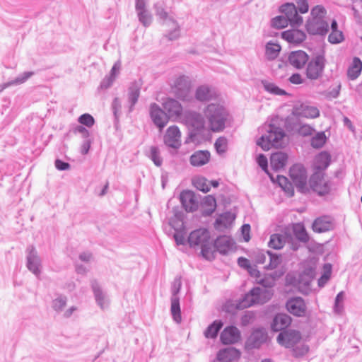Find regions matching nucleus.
Segmentation results:
<instances>
[{"label": "nucleus", "mask_w": 362, "mask_h": 362, "mask_svg": "<svg viewBox=\"0 0 362 362\" xmlns=\"http://www.w3.org/2000/svg\"><path fill=\"white\" fill-rule=\"evenodd\" d=\"M276 340L281 346L292 349L295 357L303 356L309 351V347L303 341L300 332L295 329L281 332Z\"/></svg>", "instance_id": "f257e3e1"}, {"label": "nucleus", "mask_w": 362, "mask_h": 362, "mask_svg": "<svg viewBox=\"0 0 362 362\" xmlns=\"http://www.w3.org/2000/svg\"><path fill=\"white\" fill-rule=\"evenodd\" d=\"M262 131H264V133L257 140V144L264 151L269 150L272 146L276 148L281 147L285 136V132L283 129L276 126L274 124H269L262 127Z\"/></svg>", "instance_id": "f03ea898"}, {"label": "nucleus", "mask_w": 362, "mask_h": 362, "mask_svg": "<svg viewBox=\"0 0 362 362\" xmlns=\"http://www.w3.org/2000/svg\"><path fill=\"white\" fill-rule=\"evenodd\" d=\"M325 14L326 11L322 6L317 5L312 8L310 16L305 25L310 34L324 35L327 33L329 25L325 20Z\"/></svg>", "instance_id": "7ed1b4c3"}, {"label": "nucleus", "mask_w": 362, "mask_h": 362, "mask_svg": "<svg viewBox=\"0 0 362 362\" xmlns=\"http://www.w3.org/2000/svg\"><path fill=\"white\" fill-rule=\"evenodd\" d=\"M272 296V293L271 291L255 287L238 301L235 305V308L238 310H243L255 304H263L267 302Z\"/></svg>", "instance_id": "20e7f679"}, {"label": "nucleus", "mask_w": 362, "mask_h": 362, "mask_svg": "<svg viewBox=\"0 0 362 362\" xmlns=\"http://www.w3.org/2000/svg\"><path fill=\"white\" fill-rule=\"evenodd\" d=\"M210 235L206 229H197L192 231L188 237V243L191 247H200L202 254L206 259H212L215 257L214 252L208 247Z\"/></svg>", "instance_id": "39448f33"}, {"label": "nucleus", "mask_w": 362, "mask_h": 362, "mask_svg": "<svg viewBox=\"0 0 362 362\" xmlns=\"http://www.w3.org/2000/svg\"><path fill=\"white\" fill-rule=\"evenodd\" d=\"M223 112V107L217 104H211L206 108V114L209 119L211 128L214 132H218L224 128V120L221 117Z\"/></svg>", "instance_id": "423d86ee"}, {"label": "nucleus", "mask_w": 362, "mask_h": 362, "mask_svg": "<svg viewBox=\"0 0 362 362\" xmlns=\"http://www.w3.org/2000/svg\"><path fill=\"white\" fill-rule=\"evenodd\" d=\"M325 59L322 54L315 56L308 62L306 69V76L312 80L317 79L323 73Z\"/></svg>", "instance_id": "0eeeda50"}, {"label": "nucleus", "mask_w": 362, "mask_h": 362, "mask_svg": "<svg viewBox=\"0 0 362 362\" xmlns=\"http://www.w3.org/2000/svg\"><path fill=\"white\" fill-rule=\"evenodd\" d=\"M292 114L296 117L315 119L320 117V112L316 106L302 103L293 108Z\"/></svg>", "instance_id": "6e6552de"}, {"label": "nucleus", "mask_w": 362, "mask_h": 362, "mask_svg": "<svg viewBox=\"0 0 362 362\" xmlns=\"http://www.w3.org/2000/svg\"><path fill=\"white\" fill-rule=\"evenodd\" d=\"M280 11L289 20L292 26H299L303 22V17L298 14L296 6L293 3L283 4L280 7Z\"/></svg>", "instance_id": "1a4fd4ad"}, {"label": "nucleus", "mask_w": 362, "mask_h": 362, "mask_svg": "<svg viewBox=\"0 0 362 362\" xmlns=\"http://www.w3.org/2000/svg\"><path fill=\"white\" fill-rule=\"evenodd\" d=\"M290 177L295 185L298 188H303L307 182L305 168L300 164L293 165L289 170Z\"/></svg>", "instance_id": "9d476101"}, {"label": "nucleus", "mask_w": 362, "mask_h": 362, "mask_svg": "<svg viewBox=\"0 0 362 362\" xmlns=\"http://www.w3.org/2000/svg\"><path fill=\"white\" fill-rule=\"evenodd\" d=\"M164 143L169 147L178 148L181 146V132L176 126L169 127L164 136Z\"/></svg>", "instance_id": "9b49d317"}, {"label": "nucleus", "mask_w": 362, "mask_h": 362, "mask_svg": "<svg viewBox=\"0 0 362 362\" xmlns=\"http://www.w3.org/2000/svg\"><path fill=\"white\" fill-rule=\"evenodd\" d=\"M286 308L290 313L298 317L304 316L306 313V305L300 297H294L288 300Z\"/></svg>", "instance_id": "f8f14e48"}, {"label": "nucleus", "mask_w": 362, "mask_h": 362, "mask_svg": "<svg viewBox=\"0 0 362 362\" xmlns=\"http://www.w3.org/2000/svg\"><path fill=\"white\" fill-rule=\"evenodd\" d=\"M150 114L154 124L160 129V130H162L168 123V118L165 113L158 105L152 104L151 105Z\"/></svg>", "instance_id": "ddd939ff"}, {"label": "nucleus", "mask_w": 362, "mask_h": 362, "mask_svg": "<svg viewBox=\"0 0 362 362\" xmlns=\"http://www.w3.org/2000/svg\"><path fill=\"white\" fill-rule=\"evenodd\" d=\"M281 37L290 44L298 45L305 40L306 35L302 30L292 29L282 32Z\"/></svg>", "instance_id": "4468645a"}, {"label": "nucleus", "mask_w": 362, "mask_h": 362, "mask_svg": "<svg viewBox=\"0 0 362 362\" xmlns=\"http://www.w3.org/2000/svg\"><path fill=\"white\" fill-rule=\"evenodd\" d=\"M313 230L316 233H325L332 230L334 227L332 218L327 216L316 218L313 223Z\"/></svg>", "instance_id": "2eb2a0df"}, {"label": "nucleus", "mask_w": 362, "mask_h": 362, "mask_svg": "<svg viewBox=\"0 0 362 362\" xmlns=\"http://www.w3.org/2000/svg\"><path fill=\"white\" fill-rule=\"evenodd\" d=\"M310 185L313 190L320 195L327 194L330 189L329 184L320 175H314L311 177Z\"/></svg>", "instance_id": "dca6fc26"}, {"label": "nucleus", "mask_w": 362, "mask_h": 362, "mask_svg": "<svg viewBox=\"0 0 362 362\" xmlns=\"http://www.w3.org/2000/svg\"><path fill=\"white\" fill-rule=\"evenodd\" d=\"M211 154L208 151H197L189 158V163L194 167H202L210 161Z\"/></svg>", "instance_id": "f3484780"}, {"label": "nucleus", "mask_w": 362, "mask_h": 362, "mask_svg": "<svg viewBox=\"0 0 362 362\" xmlns=\"http://www.w3.org/2000/svg\"><path fill=\"white\" fill-rule=\"evenodd\" d=\"M180 202L187 211H193L197 208V203L194 194L190 190L181 192L180 195Z\"/></svg>", "instance_id": "a211bd4d"}, {"label": "nucleus", "mask_w": 362, "mask_h": 362, "mask_svg": "<svg viewBox=\"0 0 362 362\" xmlns=\"http://www.w3.org/2000/svg\"><path fill=\"white\" fill-rule=\"evenodd\" d=\"M267 340V332L264 328L255 329L248 339L250 344L253 348H259Z\"/></svg>", "instance_id": "6ab92c4d"}, {"label": "nucleus", "mask_w": 362, "mask_h": 362, "mask_svg": "<svg viewBox=\"0 0 362 362\" xmlns=\"http://www.w3.org/2000/svg\"><path fill=\"white\" fill-rule=\"evenodd\" d=\"M192 184L194 187L203 192H208L211 187H217L219 185L217 180L209 181L202 176L194 177L192 180Z\"/></svg>", "instance_id": "aec40b11"}, {"label": "nucleus", "mask_w": 362, "mask_h": 362, "mask_svg": "<svg viewBox=\"0 0 362 362\" xmlns=\"http://www.w3.org/2000/svg\"><path fill=\"white\" fill-rule=\"evenodd\" d=\"M308 60V54L302 50L292 52L288 57L291 65L296 69H301Z\"/></svg>", "instance_id": "412c9836"}, {"label": "nucleus", "mask_w": 362, "mask_h": 362, "mask_svg": "<svg viewBox=\"0 0 362 362\" xmlns=\"http://www.w3.org/2000/svg\"><path fill=\"white\" fill-rule=\"evenodd\" d=\"M288 156L283 152H276L270 157V165L274 170H279L284 168L287 163Z\"/></svg>", "instance_id": "4be33fe9"}, {"label": "nucleus", "mask_w": 362, "mask_h": 362, "mask_svg": "<svg viewBox=\"0 0 362 362\" xmlns=\"http://www.w3.org/2000/svg\"><path fill=\"white\" fill-rule=\"evenodd\" d=\"M189 83L185 77L178 78L173 84L175 93L180 98H184L189 90Z\"/></svg>", "instance_id": "5701e85b"}, {"label": "nucleus", "mask_w": 362, "mask_h": 362, "mask_svg": "<svg viewBox=\"0 0 362 362\" xmlns=\"http://www.w3.org/2000/svg\"><path fill=\"white\" fill-rule=\"evenodd\" d=\"M291 322V318L286 314L276 315L272 322V328L274 331L278 332L286 328Z\"/></svg>", "instance_id": "b1692460"}, {"label": "nucleus", "mask_w": 362, "mask_h": 362, "mask_svg": "<svg viewBox=\"0 0 362 362\" xmlns=\"http://www.w3.org/2000/svg\"><path fill=\"white\" fill-rule=\"evenodd\" d=\"M164 108L168 112L170 117H179L182 112L181 105L173 99H168L164 103Z\"/></svg>", "instance_id": "393cba45"}, {"label": "nucleus", "mask_w": 362, "mask_h": 362, "mask_svg": "<svg viewBox=\"0 0 362 362\" xmlns=\"http://www.w3.org/2000/svg\"><path fill=\"white\" fill-rule=\"evenodd\" d=\"M330 163V155L325 151L317 154L315 158V168L321 170L326 169Z\"/></svg>", "instance_id": "a878e982"}, {"label": "nucleus", "mask_w": 362, "mask_h": 362, "mask_svg": "<svg viewBox=\"0 0 362 362\" xmlns=\"http://www.w3.org/2000/svg\"><path fill=\"white\" fill-rule=\"evenodd\" d=\"M338 25L335 20L332 21L331 24L332 32L328 37V40L332 44H338L343 41L344 35L341 31L339 30Z\"/></svg>", "instance_id": "bb28decb"}, {"label": "nucleus", "mask_w": 362, "mask_h": 362, "mask_svg": "<svg viewBox=\"0 0 362 362\" xmlns=\"http://www.w3.org/2000/svg\"><path fill=\"white\" fill-rule=\"evenodd\" d=\"M362 70V62L358 57H354L351 66L348 69V76L350 79H356Z\"/></svg>", "instance_id": "cd10ccee"}, {"label": "nucleus", "mask_w": 362, "mask_h": 362, "mask_svg": "<svg viewBox=\"0 0 362 362\" xmlns=\"http://www.w3.org/2000/svg\"><path fill=\"white\" fill-rule=\"evenodd\" d=\"M311 281V275L304 273L298 276V279L296 280L294 284L298 287L300 291L304 292L309 288Z\"/></svg>", "instance_id": "c85d7f7f"}, {"label": "nucleus", "mask_w": 362, "mask_h": 362, "mask_svg": "<svg viewBox=\"0 0 362 362\" xmlns=\"http://www.w3.org/2000/svg\"><path fill=\"white\" fill-rule=\"evenodd\" d=\"M281 51V46L276 42L272 41L266 45L265 54L268 59L273 60L276 59Z\"/></svg>", "instance_id": "c756f323"}, {"label": "nucleus", "mask_w": 362, "mask_h": 362, "mask_svg": "<svg viewBox=\"0 0 362 362\" xmlns=\"http://www.w3.org/2000/svg\"><path fill=\"white\" fill-rule=\"evenodd\" d=\"M286 243V237L284 235L272 234L269 241V246L275 250L281 249Z\"/></svg>", "instance_id": "7c9ffc66"}, {"label": "nucleus", "mask_w": 362, "mask_h": 362, "mask_svg": "<svg viewBox=\"0 0 362 362\" xmlns=\"http://www.w3.org/2000/svg\"><path fill=\"white\" fill-rule=\"evenodd\" d=\"M223 324L220 320H215L211 325H210L204 332V336L206 338L214 339L216 337L218 332L223 327Z\"/></svg>", "instance_id": "2f4dec72"}, {"label": "nucleus", "mask_w": 362, "mask_h": 362, "mask_svg": "<svg viewBox=\"0 0 362 362\" xmlns=\"http://www.w3.org/2000/svg\"><path fill=\"white\" fill-rule=\"evenodd\" d=\"M216 207V201L211 195L206 196L202 202V208L204 214L206 215L211 214Z\"/></svg>", "instance_id": "473e14b6"}, {"label": "nucleus", "mask_w": 362, "mask_h": 362, "mask_svg": "<svg viewBox=\"0 0 362 362\" xmlns=\"http://www.w3.org/2000/svg\"><path fill=\"white\" fill-rule=\"evenodd\" d=\"M276 182L278 185L282 188V189L287 193L290 197H292L294 194L293 187L292 184L288 181V178L283 175H278L276 177Z\"/></svg>", "instance_id": "72a5a7b5"}, {"label": "nucleus", "mask_w": 362, "mask_h": 362, "mask_svg": "<svg viewBox=\"0 0 362 362\" xmlns=\"http://www.w3.org/2000/svg\"><path fill=\"white\" fill-rule=\"evenodd\" d=\"M262 85L266 91L271 94L276 95H284L286 94V92L279 88L276 84L268 81H262Z\"/></svg>", "instance_id": "f704fd0d"}, {"label": "nucleus", "mask_w": 362, "mask_h": 362, "mask_svg": "<svg viewBox=\"0 0 362 362\" xmlns=\"http://www.w3.org/2000/svg\"><path fill=\"white\" fill-rule=\"evenodd\" d=\"M240 338V332L236 327L228 326V344L237 343Z\"/></svg>", "instance_id": "c9c22d12"}, {"label": "nucleus", "mask_w": 362, "mask_h": 362, "mask_svg": "<svg viewBox=\"0 0 362 362\" xmlns=\"http://www.w3.org/2000/svg\"><path fill=\"white\" fill-rule=\"evenodd\" d=\"M293 233L298 240L301 242L306 243L309 238L306 230L303 225L297 224L293 227Z\"/></svg>", "instance_id": "e433bc0d"}, {"label": "nucleus", "mask_w": 362, "mask_h": 362, "mask_svg": "<svg viewBox=\"0 0 362 362\" xmlns=\"http://www.w3.org/2000/svg\"><path fill=\"white\" fill-rule=\"evenodd\" d=\"M326 136L325 132H317L311 139V146L315 148H322L326 142Z\"/></svg>", "instance_id": "4c0bfd02"}, {"label": "nucleus", "mask_w": 362, "mask_h": 362, "mask_svg": "<svg viewBox=\"0 0 362 362\" xmlns=\"http://www.w3.org/2000/svg\"><path fill=\"white\" fill-rule=\"evenodd\" d=\"M276 279V274H266L263 277L261 276L259 279H256V281L264 288H271L274 285Z\"/></svg>", "instance_id": "58836bf2"}, {"label": "nucleus", "mask_w": 362, "mask_h": 362, "mask_svg": "<svg viewBox=\"0 0 362 362\" xmlns=\"http://www.w3.org/2000/svg\"><path fill=\"white\" fill-rule=\"evenodd\" d=\"M28 267L33 273L38 275L40 272V259L38 257L35 255L30 256L28 259Z\"/></svg>", "instance_id": "ea45409f"}, {"label": "nucleus", "mask_w": 362, "mask_h": 362, "mask_svg": "<svg viewBox=\"0 0 362 362\" xmlns=\"http://www.w3.org/2000/svg\"><path fill=\"white\" fill-rule=\"evenodd\" d=\"M288 23L289 20L283 16H276L271 21V25L277 29L284 28L288 25Z\"/></svg>", "instance_id": "a19ab883"}, {"label": "nucleus", "mask_w": 362, "mask_h": 362, "mask_svg": "<svg viewBox=\"0 0 362 362\" xmlns=\"http://www.w3.org/2000/svg\"><path fill=\"white\" fill-rule=\"evenodd\" d=\"M171 313L174 320L177 322L181 321L180 302L177 298H174L171 301Z\"/></svg>", "instance_id": "79ce46f5"}, {"label": "nucleus", "mask_w": 362, "mask_h": 362, "mask_svg": "<svg viewBox=\"0 0 362 362\" xmlns=\"http://www.w3.org/2000/svg\"><path fill=\"white\" fill-rule=\"evenodd\" d=\"M344 293L339 292L336 298L334 305V312L337 314H341L344 311Z\"/></svg>", "instance_id": "37998d69"}, {"label": "nucleus", "mask_w": 362, "mask_h": 362, "mask_svg": "<svg viewBox=\"0 0 362 362\" xmlns=\"http://www.w3.org/2000/svg\"><path fill=\"white\" fill-rule=\"evenodd\" d=\"M196 96L199 100H207L211 97V90L206 86H201L197 89Z\"/></svg>", "instance_id": "c03bdc74"}, {"label": "nucleus", "mask_w": 362, "mask_h": 362, "mask_svg": "<svg viewBox=\"0 0 362 362\" xmlns=\"http://www.w3.org/2000/svg\"><path fill=\"white\" fill-rule=\"evenodd\" d=\"M267 255L269 259V264L266 267L267 269H274L281 263V259L277 255L273 254L269 251H267Z\"/></svg>", "instance_id": "a18cd8bd"}, {"label": "nucleus", "mask_w": 362, "mask_h": 362, "mask_svg": "<svg viewBox=\"0 0 362 362\" xmlns=\"http://www.w3.org/2000/svg\"><path fill=\"white\" fill-rule=\"evenodd\" d=\"M214 248L219 253L225 254L226 252V237L224 235L218 237L215 240Z\"/></svg>", "instance_id": "49530a36"}, {"label": "nucleus", "mask_w": 362, "mask_h": 362, "mask_svg": "<svg viewBox=\"0 0 362 362\" xmlns=\"http://www.w3.org/2000/svg\"><path fill=\"white\" fill-rule=\"evenodd\" d=\"M215 148L218 154H223L226 151V139L224 137L218 138L215 142Z\"/></svg>", "instance_id": "de8ad7c7"}, {"label": "nucleus", "mask_w": 362, "mask_h": 362, "mask_svg": "<svg viewBox=\"0 0 362 362\" xmlns=\"http://www.w3.org/2000/svg\"><path fill=\"white\" fill-rule=\"evenodd\" d=\"M150 151L152 160L157 166H160L162 163V159L159 156L160 153L158 148L156 146H151Z\"/></svg>", "instance_id": "09e8293b"}, {"label": "nucleus", "mask_w": 362, "mask_h": 362, "mask_svg": "<svg viewBox=\"0 0 362 362\" xmlns=\"http://www.w3.org/2000/svg\"><path fill=\"white\" fill-rule=\"evenodd\" d=\"M78 122L88 127H92L95 123L94 118L89 114H83L80 116Z\"/></svg>", "instance_id": "8fccbe9b"}, {"label": "nucleus", "mask_w": 362, "mask_h": 362, "mask_svg": "<svg viewBox=\"0 0 362 362\" xmlns=\"http://www.w3.org/2000/svg\"><path fill=\"white\" fill-rule=\"evenodd\" d=\"M267 257V251L257 250L254 252V258L257 264H264Z\"/></svg>", "instance_id": "3c124183"}, {"label": "nucleus", "mask_w": 362, "mask_h": 362, "mask_svg": "<svg viewBox=\"0 0 362 362\" xmlns=\"http://www.w3.org/2000/svg\"><path fill=\"white\" fill-rule=\"evenodd\" d=\"M214 227L218 230H223L226 227V216L223 214L219 216L216 220Z\"/></svg>", "instance_id": "603ef678"}, {"label": "nucleus", "mask_w": 362, "mask_h": 362, "mask_svg": "<svg viewBox=\"0 0 362 362\" xmlns=\"http://www.w3.org/2000/svg\"><path fill=\"white\" fill-rule=\"evenodd\" d=\"M315 132V129L309 124H303L298 129V133L301 136H310Z\"/></svg>", "instance_id": "864d4df0"}, {"label": "nucleus", "mask_w": 362, "mask_h": 362, "mask_svg": "<svg viewBox=\"0 0 362 362\" xmlns=\"http://www.w3.org/2000/svg\"><path fill=\"white\" fill-rule=\"evenodd\" d=\"M297 4V11L301 13H305L308 11L309 6L307 0H296Z\"/></svg>", "instance_id": "5fc2aeb1"}, {"label": "nucleus", "mask_w": 362, "mask_h": 362, "mask_svg": "<svg viewBox=\"0 0 362 362\" xmlns=\"http://www.w3.org/2000/svg\"><path fill=\"white\" fill-rule=\"evenodd\" d=\"M240 356V352L239 350L233 347H228V360H235L239 358Z\"/></svg>", "instance_id": "6e6d98bb"}, {"label": "nucleus", "mask_w": 362, "mask_h": 362, "mask_svg": "<svg viewBox=\"0 0 362 362\" xmlns=\"http://www.w3.org/2000/svg\"><path fill=\"white\" fill-rule=\"evenodd\" d=\"M136 8L139 12L140 21H143L144 11H146L144 0H136Z\"/></svg>", "instance_id": "4d7b16f0"}, {"label": "nucleus", "mask_w": 362, "mask_h": 362, "mask_svg": "<svg viewBox=\"0 0 362 362\" xmlns=\"http://www.w3.org/2000/svg\"><path fill=\"white\" fill-rule=\"evenodd\" d=\"M257 162L258 165L264 170L265 172H267V165L268 161L267 158L263 154H259L257 158Z\"/></svg>", "instance_id": "13d9d810"}, {"label": "nucleus", "mask_w": 362, "mask_h": 362, "mask_svg": "<svg viewBox=\"0 0 362 362\" xmlns=\"http://www.w3.org/2000/svg\"><path fill=\"white\" fill-rule=\"evenodd\" d=\"M139 96V89L137 87H133L130 90L129 99L133 104L136 103Z\"/></svg>", "instance_id": "bf43d9fd"}, {"label": "nucleus", "mask_w": 362, "mask_h": 362, "mask_svg": "<svg viewBox=\"0 0 362 362\" xmlns=\"http://www.w3.org/2000/svg\"><path fill=\"white\" fill-rule=\"evenodd\" d=\"M66 305V301L62 298H57L53 302V308L57 311L62 310Z\"/></svg>", "instance_id": "052dcab7"}, {"label": "nucleus", "mask_w": 362, "mask_h": 362, "mask_svg": "<svg viewBox=\"0 0 362 362\" xmlns=\"http://www.w3.org/2000/svg\"><path fill=\"white\" fill-rule=\"evenodd\" d=\"M250 226L249 224H244L241 227V233L243 236L244 240L247 242L250 239Z\"/></svg>", "instance_id": "680f3d73"}, {"label": "nucleus", "mask_w": 362, "mask_h": 362, "mask_svg": "<svg viewBox=\"0 0 362 362\" xmlns=\"http://www.w3.org/2000/svg\"><path fill=\"white\" fill-rule=\"evenodd\" d=\"M214 362H226V349H223L218 351Z\"/></svg>", "instance_id": "e2e57ef3"}, {"label": "nucleus", "mask_w": 362, "mask_h": 362, "mask_svg": "<svg viewBox=\"0 0 362 362\" xmlns=\"http://www.w3.org/2000/svg\"><path fill=\"white\" fill-rule=\"evenodd\" d=\"M238 265L242 267V268H245L247 270H248V269L250 267V261L245 258V257H239L238 259Z\"/></svg>", "instance_id": "0e129e2a"}, {"label": "nucleus", "mask_w": 362, "mask_h": 362, "mask_svg": "<svg viewBox=\"0 0 362 362\" xmlns=\"http://www.w3.org/2000/svg\"><path fill=\"white\" fill-rule=\"evenodd\" d=\"M247 272H249L251 276L255 278V280L259 279L261 277L260 272L255 267L250 266Z\"/></svg>", "instance_id": "69168bd1"}, {"label": "nucleus", "mask_w": 362, "mask_h": 362, "mask_svg": "<svg viewBox=\"0 0 362 362\" xmlns=\"http://www.w3.org/2000/svg\"><path fill=\"white\" fill-rule=\"evenodd\" d=\"M55 167L59 170H64L69 168V164L57 159L55 161Z\"/></svg>", "instance_id": "338daca9"}, {"label": "nucleus", "mask_w": 362, "mask_h": 362, "mask_svg": "<svg viewBox=\"0 0 362 362\" xmlns=\"http://www.w3.org/2000/svg\"><path fill=\"white\" fill-rule=\"evenodd\" d=\"M95 296L96 300L98 302V303L100 305V306L102 308H103L105 302V298H104L102 292L98 289L95 290Z\"/></svg>", "instance_id": "774afa93"}]
</instances>
